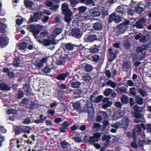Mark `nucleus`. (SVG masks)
Returning a JSON list of instances; mask_svg holds the SVG:
<instances>
[{"instance_id":"nucleus-1","label":"nucleus","mask_w":151,"mask_h":151,"mask_svg":"<svg viewBox=\"0 0 151 151\" xmlns=\"http://www.w3.org/2000/svg\"><path fill=\"white\" fill-rule=\"evenodd\" d=\"M136 133L137 135H140L143 137L145 136V133L141 132V128L139 124L136 125L135 128L133 131V134L134 136H135Z\"/></svg>"},{"instance_id":"nucleus-2","label":"nucleus","mask_w":151,"mask_h":151,"mask_svg":"<svg viewBox=\"0 0 151 151\" xmlns=\"http://www.w3.org/2000/svg\"><path fill=\"white\" fill-rule=\"evenodd\" d=\"M109 21L110 22H111L113 21L116 22H119L121 21V19L119 16L114 13L109 15Z\"/></svg>"},{"instance_id":"nucleus-3","label":"nucleus","mask_w":151,"mask_h":151,"mask_svg":"<svg viewBox=\"0 0 151 151\" xmlns=\"http://www.w3.org/2000/svg\"><path fill=\"white\" fill-rule=\"evenodd\" d=\"M47 59L48 58L46 57L42 58L41 60H37L34 63L35 65L37 68H40L43 65L44 63H46Z\"/></svg>"},{"instance_id":"nucleus-4","label":"nucleus","mask_w":151,"mask_h":151,"mask_svg":"<svg viewBox=\"0 0 151 151\" xmlns=\"http://www.w3.org/2000/svg\"><path fill=\"white\" fill-rule=\"evenodd\" d=\"M99 38V36L97 37L96 35H86L84 37V40L86 42H93Z\"/></svg>"},{"instance_id":"nucleus-5","label":"nucleus","mask_w":151,"mask_h":151,"mask_svg":"<svg viewBox=\"0 0 151 151\" xmlns=\"http://www.w3.org/2000/svg\"><path fill=\"white\" fill-rule=\"evenodd\" d=\"M62 10L63 14H70L72 12L69 9L68 4L65 3L62 5Z\"/></svg>"},{"instance_id":"nucleus-6","label":"nucleus","mask_w":151,"mask_h":151,"mask_svg":"<svg viewBox=\"0 0 151 151\" xmlns=\"http://www.w3.org/2000/svg\"><path fill=\"white\" fill-rule=\"evenodd\" d=\"M72 35L73 37L78 39L81 38V37L80 30L78 28L73 29L72 31Z\"/></svg>"},{"instance_id":"nucleus-7","label":"nucleus","mask_w":151,"mask_h":151,"mask_svg":"<svg viewBox=\"0 0 151 151\" xmlns=\"http://www.w3.org/2000/svg\"><path fill=\"white\" fill-rule=\"evenodd\" d=\"M27 48V45L26 43L24 42L19 44L17 47L18 52L20 54L24 52Z\"/></svg>"},{"instance_id":"nucleus-8","label":"nucleus","mask_w":151,"mask_h":151,"mask_svg":"<svg viewBox=\"0 0 151 151\" xmlns=\"http://www.w3.org/2000/svg\"><path fill=\"white\" fill-rule=\"evenodd\" d=\"M130 122V120L127 117L123 118L122 120L120 122V124L122 126V127L124 129L127 128Z\"/></svg>"},{"instance_id":"nucleus-9","label":"nucleus","mask_w":151,"mask_h":151,"mask_svg":"<svg viewBox=\"0 0 151 151\" xmlns=\"http://www.w3.org/2000/svg\"><path fill=\"white\" fill-rule=\"evenodd\" d=\"M103 104L102 106L103 108L106 109L108 107H110L112 105V101L109 100L107 98H105L103 100Z\"/></svg>"},{"instance_id":"nucleus-10","label":"nucleus","mask_w":151,"mask_h":151,"mask_svg":"<svg viewBox=\"0 0 151 151\" xmlns=\"http://www.w3.org/2000/svg\"><path fill=\"white\" fill-rule=\"evenodd\" d=\"M62 127L59 129V131L60 132H64L66 131V129H68V127L69 126V123L65 121L64 122L61 124Z\"/></svg>"},{"instance_id":"nucleus-11","label":"nucleus","mask_w":151,"mask_h":151,"mask_svg":"<svg viewBox=\"0 0 151 151\" xmlns=\"http://www.w3.org/2000/svg\"><path fill=\"white\" fill-rule=\"evenodd\" d=\"M146 22V19L144 18H142L139 19L136 23L137 27L138 28H142L144 23Z\"/></svg>"},{"instance_id":"nucleus-12","label":"nucleus","mask_w":151,"mask_h":151,"mask_svg":"<svg viewBox=\"0 0 151 151\" xmlns=\"http://www.w3.org/2000/svg\"><path fill=\"white\" fill-rule=\"evenodd\" d=\"M101 136V134L99 133H96L93 136L90 137V142L98 141Z\"/></svg>"},{"instance_id":"nucleus-13","label":"nucleus","mask_w":151,"mask_h":151,"mask_svg":"<svg viewBox=\"0 0 151 151\" xmlns=\"http://www.w3.org/2000/svg\"><path fill=\"white\" fill-rule=\"evenodd\" d=\"M90 13L92 16L93 17H99L101 15V13L97 9H91L90 10Z\"/></svg>"},{"instance_id":"nucleus-14","label":"nucleus","mask_w":151,"mask_h":151,"mask_svg":"<svg viewBox=\"0 0 151 151\" xmlns=\"http://www.w3.org/2000/svg\"><path fill=\"white\" fill-rule=\"evenodd\" d=\"M127 7L125 5H122L118 6L116 10L117 12L121 14H123L125 13Z\"/></svg>"},{"instance_id":"nucleus-15","label":"nucleus","mask_w":151,"mask_h":151,"mask_svg":"<svg viewBox=\"0 0 151 151\" xmlns=\"http://www.w3.org/2000/svg\"><path fill=\"white\" fill-rule=\"evenodd\" d=\"M40 18L38 13H36L34 14L33 17H31L29 20V23H31L33 22H37Z\"/></svg>"},{"instance_id":"nucleus-16","label":"nucleus","mask_w":151,"mask_h":151,"mask_svg":"<svg viewBox=\"0 0 151 151\" xmlns=\"http://www.w3.org/2000/svg\"><path fill=\"white\" fill-rule=\"evenodd\" d=\"M82 80L86 83L90 82L92 81V78L88 74L85 73L82 77Z\"/></svg>"},{"instance_id":"nucleus-17","label":"nucleus","mask_w":151,"mask_h":151,"mask_svg":"<svg viewBox=\"0 0 151 151\" xmlns=\"http://www.w3.org/2000/svg\"><path fill=\"white\" fill-rule=\"evenodd\" d=\"M72 87L74 88H79L81 85V83L78 81L73 79L70 82Z\"/></svg>"},{"instance_id":"nucleus-18","label":"nucleus","mask_w":151,"mask_h":151,"mask_svg":"<svg viewBox=\"0 0 151 151\" xmlns=\"http://www.w3.org/2000/svg\"><path fill=\"white\" fill-rule=\"evenodd\" d=\"M80 26V29L82 31L85 32L88 30V28L90 27V24H84L81 22V23L79 22L78 25Z\"/></svg>"},{"instance_id":"nucleus-19","label":"nucleus","mask_w":151,"mask_h":151,"mask_svg":"<svg viewBox=\"0 0 151 151\" xmlns=\"http://www.w3.org/2000/svg\"><path fill=\"white\" fill-rule=\"evenodd\" d=\"M65 59L60 58L57 59L55 61V63L58 65H64L65 63Z\"/></svg>"},{"instance_id":"nucleus-20","label":"nucleus","mask_w":151,"mask_h":151,"mask_svg":"<svg viewBox=\"0 0 151 151\" xmlns=\"http://www.w3.org/2000/svg\"><path fill=\"white\" fill-rule=\"evenodd\" d=\"M93 27L95 30L98 31L101 30L103 28V26L101 23L99 22L94 23L93 24Z\"/></svg>"},{"instance_id":"nucleus-21","label":"nucleus","mask_w":151,"mask_h":151,"mask_svg":"<svg viewBox=\"0 0 151 151\" xmlns=\"http://www.w3.org/2000/svg\"><path fill=\"white\" fill-rule=\"evenodd\" d=\"M121 24L118 26L117 28V31L118 32L119 34L124 33L126 29V27L123 26V24Z\"/></svg>"},{"instance_id":"nucleus-22","label":"nucleus","mask_w":151,"mask_h":151,"mask_svg":"<svg viewBox=\"0 0 151 151\" xmlns=\"http://www.w3.org/2000/svg\"><path fill=\"white\" fill-rule=\"evenodd\" d=\"M124 115V113L123 112L118 111L114 115L113 117V119L116 120L121 118Z\"/></svg>"},{"instance_id":"nucleus-23","label":"nucleus","mask_w":151,"mask_h":151,"mask_svg":"<svg viewBox=\"0 0 151 151\" xmlns=\"http://www.w3.org/2000/svg\"><path fill=\"white\" fill-rule=\"evenodd\" d=\"M28 29L30 32H33V35L35 38H37V35H36L35 34L36 30L35 25H34L33 24L30 25L29 27H28Z\"/></svg>"},{"instance_id":"nucleus-24","label":"nucleus","mask_w":151,"mask_h":151,"mask_svg":"<svg viewBox=\"0 0 151 151\" xmlns=\"http://www.w3.org/2000/svg\"><path fill=\"white\" fill-rule=\"evenodd\" d=\"M62 32V29L59 28H56L52 34V35L53 37V38H54L55 36L60 34Z\"/></svg>"},{"instance_id":"nucleus-25","label":"nucleus","mask_w":151,"mask_h":151,"mask_svg":"<svg viewBox=\"0 0 151 151\" xmlns=\"http://www.w3.org/2000/svg\"><path fill=\"white\" fill-rule=\"evenodd\" d=\"M135 118L134 122L136 123L140 122L142 121V115L140 113H137L135 116Z\"/></svg>"},{"instance_id":"nucleus-26","label":"nucleus","mask_w":151,"mask_h":151,"mask_svg":"<svg viewBox=\"0 0 151 151\" xmlns=\"http://www.w3.org/2000/svg\"><path fill=\"white\" fill-rule=\"evenodd\" d=\"M7 25L3 23H0V32L4 34L6 33L5 29L6 28Z\"/></svg>"},{"instance_id":"nucleus-27","label":"nucleus","mask_w":151,"mask_h":151,"mask_svg":"<svg viewBox=\"0 0 151 151\" xmlns=\"http://www.w3.org/2000/svg\"><path fill=\"white\" fill-rule=\"evenodd\" d=\"M141 42L143 43H146L147 42L149 41L150 43L149 44H147L145 45L146 47H149L150 46V45L151 44V40L149 41V40H146V37L145 36H143L140 40Z\"/></svg>"},{"instance_id":"nucleus-28","label":"nucleus","mask_w":151,"mask_h":151,"mask_svg":"<svg viewBox=\"0 0 151 151\" xmlns=\"http://www.w3.org/2000/svg\"><path fill=\"white\" fill-rule=\"evenodd\" d=\"M65 47L66 51H71L74 49V46L70 43H68L65 45Z\"/></svg>"},{"instance_id":"nucleus-29","label":"nucleus","mask_w":151,"mask_h":151,"mask_svg":"<svg viewBox=\"0 0 151 151\" xmlns=\"http://www.w3.org/2000/svg\"><path fill=\"white\" fill-rule=\"evenodd\" d=\"M109 54L108 56L110 57L111 60H113L116 58L115 54L113 52V50L112 48H110L109 49Z\"/></svg>"},{"instance_id":"nucleus-30","label":"nucleus","mask_w":151,"mask_h":151,"mask_svg":"<svg viewBox=\"0 0 151 151\" xmlns=\"http://www.w3.org/2000/svg\"><path fill=\"white\" fill-rule=\"evenodd\" d=\"M24 3L25 6L28 8L31 7L34 4V3L31 0H24Z\"/></svg>"},{"instance_id":"nucleus-31","label":"nucleus","mask_w":151,"mask_h":151,"mask_svg":"<svg viewBox=\"0 0 151 151\" xmlns=\"http://www.w3.org/2000/svg\"><path fill=\"white\" fill-rule=\"evenodd\" d=\"M121 101L123 104H127L128 103L129 99L128 97L125 95H123L121 97Z\"/></svg>"},{"instance_id":"nucleus-32","label":"nucleus","mask_w":151,"mask_h":151,"mask_svg":"<svg viewBox=\"0 0 151 151\" xmlns=\"http://www.w3.org/2000/svg\"><path fill=\"white\" fill-rule=\"evenodd\" d=\"M8 44L6 39L2 37H0V45L1 46H6Z\"/></svg>"},{"instance_id":"nucleus-33","label":"nucleus","mask_w":151,"mask_h":151,"mask_svg":"<svg viewBox=\"0 0 151 151\" xmlns=\"http://www.w3.org/2000/svg\"><path fill=\"white\" fill-rule=\"evenodd\" d=\"M91 19V17L89 16H84L80 17L79 20L81 22H85L90 20Z\"/></svg>"},{"instance_id":"nucleus-34","label":"nucleus","mask_w":151,"mask_h":151,"mask_svg":"<svg viewBox=\"0 0 151 151\" xmlns=\"http://www.w3.org/2000/svg\"><path fill=\"white\" fill-rule=\"evenodd\" d=\"M99 113L101 114V116L103 119H108L109 118V115L105 111H100Z\"/></svg>"},{"instance_id":"nucleus-35","label":"nucleus","mask_w":151,"mask_h":151,"mask_svg":"<svg viewBox=\"0 0 151 151\" xmlns=\"http://www.w3.org/2000/svg\"><path fill=\"white\" fill-rule=\"evenodd\" d=\"M107 85L108 86H110L111 88H115L117 85L116 83L114 81H112L111 80H109L107 82Z\"/></svg>"},{"instance_id":"nucleus-36","label":"nucleus","mask_w":151,"mask_h":151,"mask_svg":"<svg viewBox=\"0 0 151 151\" xmlns=\"http://www.w3.org/2000/svg\"><path fill=\"white\" fill-rule=\"evenodd\" d=\"M52 68V67L51 66H47L43 69L42 71L45 73H47L50 72Z\"/></svg>"},{"instance_id":"nucleus-37","label":"nucleus","mask_w":151,"mask_h":151,"mask_svg":"<svg viewBox=\"0 0 151 151\" xmlns=\"http://www.w3.org/2000/svg\"><path fill=\"white\" fill-rule=\"evenodd\" d=\"M65 15V21L68 23H69L71 20V16L72 15V12L70 14H64Z\"/></svg>"},{"instance_id":"nucleus-38","label":"nucleus","mask_w":151,"mask_h":151,"mask_svg":"<svg viewBox=\"0 0 151 151\" xmlns=\"http://www.w3.org/2000/svg\"><path fill=\"white\" fill-rule=\"evenodd\" d=\"M131 66L130 63L128 62H124L122 65L123 68L125 70H128L130 68Z\"/></svg>"},{"instance_id":"nucleus-39","label":"nucleus","mask_w":151,"mask_h":151,"mask_svg":"<svg viewBox=\"0 0 151 151\" xmlns=\"http://www.w3.org/2000/svg\"><path fill=\"white\" fill-rule=\"evenodd\" d=\"M19 58L17 57H16L13 61V65L15 67H18L19 66Z\"/></svg>"},{"instance_id":"nucleus-40","label":"nucleus","mask_w":151,"mask_h":151,"mask_svg":"<svg viewBox=\"0 0 151 151\" xmlns=\"http://www.w3.org/2000/svg\"><path fill=\"white\" fill-rule=\"evenodd\" d=\"M82 3L86 4H91L94 6L95 4L92 0H80Z\"/></svg>"},{"instance_id":"nucleus-41","label":"nucleus","mask_w":151,"mask_h":151,"mask_svg":"<svg viewBox=\"0 0 151 151\" xmlns=\"http://www.w3.org/2000/svg\"><path fill=\"white\" fill-rule=\"evenodd\" d=\"M88 113L89 114V116L92 118L94 115V110L92 106L89 108L88 109Z\"/></svg>"},{"instance_id":"nucleus-42","label":"nucleus","mask_w":151,"mask_h":151,"mask_svg":"<svg viewBox=\"0 0 151 151\" xmlns=\"http://www.w3.org/2000/svg\"><path fill=\"white\" fill-rule=\"evenodd\" d=\"M73 106L74 109L77 111L80 110L81 108L80 104L78 102H76L73 104Z\"/></svg>"},{"instance_id":"nucleus-43","label":"nucleus","mask_w":151,"mask_h":151,"mask_svg":"<svg viewBox=\"0 0 151 151\" xmlns=\"http://www.w3.org/2000/svg\"><path fill=\"white\" fill-rule=\"evenodd\" d=\"M42 27L41 25L37 24L36 25H35L36 32L35 34L36 35L39 34L40 31L41 30L42 28Z\"/></svg>"},{"instance_id":"nucleus-44","label":"nucleus","mask_w":151,"mask_h":151,"mask_svg":"<svg viewBox=\"0 0 151 151\" xmlns=\"http://www.w3.org/2000/svg\"><path fill=\"white\" fill-rule=\"evenodd\" d=\"M93 66L90 65H86L85 67V70L87 72H90L93 69Z\"/></svg>"},{"instance_id":"nucleus-45","label":"nucleus","mask_w":151,"mask_h":151,"mask_svg":"<svg viewBox=\"0 0 151 151\" xmlns=\"http://www.w3.org/2000/svg\"><path fill=\"white\" fill-rule=\"evenodd\" d=\"M47 119V117L45 116L44 118L42 119H36L35 120V122L37 124H39L40 123H43L44 121L46 120Z\"/></svg>"},{"instance_id":"nucleus-46","label":"nucleus","mask_w":151,"mask_h":151,"mask_svg":"<svg viewBox=\"0 0 151 151\" xmlns=\"http://www.w3.org/2000/svg\"><path fill=\"white\" fill-rule=\"evenodd\" d=\"M0 88L2 90L8 91V88L7 85L5 83H2L0 85Z\"/></svg>"},{"instance_id":"nucleus-47","label":"nucleus","mask_w":151,"mask_h":151,"mask_svg":"<svg viewBox=\"0 0 151 151\" xmlns=\"http://www.w3.org/2000/svg\"><path fill=\"white\" fill-rule=\"evenodd\" d=\"M113 90L110 88H107L106 89L104 92V94L106 96H108L111 93Z\"/></svg>"},{"instance_id":"nucleus-48","label":"nucleus","mask_w":151,"mask_h":151,"mask_svg":"<svg viewBox=\"0 0 151 151\" xmlns=\"http://www.w3.org/2000/svg\"><path fill=\"white\" fill-rule=\"evenodd\" d=\"M90 49L91 52H97L98 51L97 46L96 45L90 47Z\"/></svg>"},{"instance_id":"nucleus-49","label":"nucleus","mask_w":151,"mask_h":151,"mask_svg":"<svg viewBox=\"0 0 151 151\" xmlns=\"http://www.w3.org/2000/svg\"><path fill=\"white\" fill-rule=\"evenodd\" d=\"M68 52V53L65 54V58L68 60L70 61L72 57L71 55V54H73V52Z\"/></svg>"},{"instance_id":"nucleus-50","label":"nucleus","mask_w":151,"mask_h":151,"mask_svg":"<svg viewBox=\"0 0 151 151\" xmlns=\"http://www.w3.org/2000/svg\"><path fill=\"white\" fill-rule=\"evenodd\" d=\"M144 6L148 8L151 6V0H146L145 1Z\"/></svg>"},{"instance_id":"nucleus-51","label":"nucleus","mask_w":151,"mask_h":151,"mask_svg":"<svg viewBox=\"0 0 151 151\" xmlns=\"http://www.w3.org/2000/svg\"><path fill=\"white\" fill-rule=\"evenodd\" d=\"M139 92L140 94L143 97H145L147 96V94L145 91L144 90L142 89H139Z\"/></svg>"},{"instance_id":"nucleus-52","label":"nucleus","mask_w":151,"mask_h":151,"mask_svg":"<svg viewBox=\"0 0 151 151\" xmlns=\"http://www.w3.org/2000/svg\"><path fill=\"white\" fill-rule=\"evenodd\" d=\"M129 91L130 94L132 96H135L136 94V89L134 87L130 88Z\"/></svg>"},{"instance_id":"nucleus-53","label":"nucleus","mask_w":151,"mask_h":151,"mask_svg":"<svg viewBox=\"0 0 151 151\" xmlns=\"http://www.w3.org/2000/svg\"><path fill=\"white\" fill-rule=\"evenodd\" d=\"M51 44L50 41L48 40H44L42 41V44L45 46H49Z\"/></svg>"},{"instance_id":"nucleus-54","label":"nucleus","mask_w":151,"mask_h":151,"mask_svg":"<svg viewBox=\"0 0 151 151\" xmlns=\"http://www.w3.org/2000/svg\"><path fill=\"white\" fill-rule=\"evenodd\" d=\"M80 12H84L87 9V7L85 6H82L78 8Z\"/></svg>"},{"instance_id":"nucleus-55","label":"nucleus","mask_w":151,"mask_h":151,"mask_svg":"<svg viewBox=\"0 0 151 151\" xmlns=\"http://www.w3.org/2000/svg\"><path fill=\"white\" fill-rule=\"evenodd\" d=\"M61 145L63 148H66L69 146V144L65 141H64L61 143Z\"/></svg>"},{"instance_id":"nucleus-56","label":"nucleus","mask_w":151,"mask_h":151,"mask_svg":"<svg viewBox=\"0 0 151 151\" xmlns=\"http://www.w3.org/2000/svg\"><path fill=\"white\" fill-rule=\"evenodd\" d=\"M57 78L59 80H65V78L64 75V73H61L58 75Z\"/></svg>"},{"instance_id":"nucleus-57","label":"nucleus","mask_w":151,"mask_h":151,"mask_svg":"<svg viewBox=\"0 0 151 151\" xmlns=\"http://www.w3.org/2000/svg\"><path fill=\"white\" fill-rule=\"evenodd\" d=\"M143 11V9L142 7L139 6L135 8V11L138 14L142 13Z\"/></svg>"},{"instance_id":"nucleus-58","label":"nucleus","mask_w":151,"mask_h":151,"mask_svg":"<svg viewBox=\"0 0 151 151\" xmlns=\"http://www.w3.org/2000/svg\"><path fill=\"white\" fill-rule=\"evenodd\" d=\"M48 35V32L45 30H44L42 32L40 33V37L42 38L43 37H46Z\"/></svg>"},{"instance_id":"nucleus-59","label":"nucleus","mask_w":151,"mask_h":151,"mask_svg":"<svg viewBox=\"0 0 151 151\" xmlns=\"http://www.w3.org/2000/svg\"><path fill=\"white\" fill-rule=\"evenodd\" d=\"M92 59L95 62H97L99 60L100 57L97 55H95L92 57Z\"/></svg>"},{"instance_id":"nucleus-60","label":"nucleus","mask_w":151,"mask_h":151,"mask_svg":"<svg viewBox=\"0 0 151 151\" xmlns=\"http://www.w3.org/2000/svg\"><path fill=\"white\" fill-rule=\"evenodd\" d=\"M102 139L103 141H109L111 139V137L109 135H105L103 137Z\"/></svg>"},{"instance_id":"nucleus-61","label":"nucleus","mask_w":151,"mask_h":151,"mask_svg":"<svg viewBox=\"0 0 151 151\" xmlns=\"http://www.w3.org/2000/svg\"><path fill=\"white\" fill-rule=\"evenodd\" d=\"M45 123L47 126L50 127L52 125V120L51 119H47L46 120Z\"/></svg>"},{"instance_id":"nucleus-62","label":"nucleus","mask_w":151,"mask_h":151,"mask_svg":"<svg viewBox=\"0 0 151 151\" xmlns=\"http://www.w3.org/2000/svg\"><path fill=\"white\" fill-rule=\"evenodd\" d=\"M137 101L139 104L142 105L143 103V99L140 97H138L137 99Z\"/></svg>"},{"instance_id":"nucleus-63","label":"nucleus","mask_w":151,"mask_h":151,"mask_svg":"<svg viewBox=\"0 0 151 151\" xmlns=\"http://www.w3.org/2000/svg\"><path fill=\"white\" fill-rule=\"evenodd\" d=\"M103 98V96L101 95H100L97 97H96L95 102L96 103H98Z\"/></svg>"},{"instance_id":"nucleus-64","label":"nucleus","mask_w":151,"mask_h":151,"mask_svg":"<svg viewBox=\"0 0 151 151\" xmlns=\"http://www.w3.org/2000/svg\"><path fill=\"white\" fill-rule=\"evenodd\" d=\"M31 130V128L30 127L27 126L26 127L25 129L24 130V132L27 134H29L30 133Z\"/></svg>"}]
</instances>
